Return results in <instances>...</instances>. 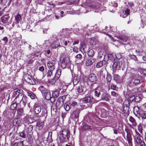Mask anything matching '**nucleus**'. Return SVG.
Here are the masks:
<instances>
[{"label":"nucleus","mask_w":146,"mask_h":146,"mask_svg":"<svg viewBox=\"0 0 146 146\" xmlns=\"http://www.w3.org/2000/svg\"><path fill=\"white\" fill-rule=\"evenodd\" d=\"M21 119L20 118H15L13 121V124L14 125H19L21 124Z\"/></svg>","instance_id":"obj_18"},{"label":"nucleus","mask_w":146,"mask_h":146,"mask_svg":"<svg viewBox=\"0 0 146 146\" xmlns=\"http://www.w3.org/2000/svg\"><path fill=\"white\" fill-rule=\"evenodd\" d=\"M24 79L27 83L32 84H33V81L31 77L29 74H25L24 75Z\"/></svg>","instance_id":"obj_14"},{"label":"nucleus","mask_w":146,"mask_h":146,"mask_svg":"<svg viewBox=\"0 0 146 146\" xmlns=\"http://www.w3.org/2000/svg\"><path fill=\"white\" fill-rule=\"evenodd\" d=\"M114 80L116 81L119 80L120 78V76L118 75L115 74L114 76Z\"/></svg>","instance_id":"obj_53"},{"label":"nucleus","mask_w":146,"mask_h":146,"mask_svg":"<svg viewBox=\"0 0 146 146\" xmlns=\"http://www.w3.org/2000/svg\"><path fill=\"white\" fill-rule=\"evenodd\" d=\"M130 10L129 9H127L126 10L124 14L123 15V18L126 17L129 13Z\"/></svg>","instance_id":"obj_47"},{"label":"nucleus","mask_w":146,"mask_h":146,"mask_svg":"<svg viewBox=\"0 0 146 146\" xmlns=\"http://www.w3.org/2000/svg\"><path fill=\"white\" fill-rule=\"evenodd\" d=\"M94 96L97 97H100L101 93L100 91L98 89V88H97L95 89L94 90Z\"/></svg>","instance_id":"obj_23"},{"label":"nucleus","mask_w":146,"mask_h":146,"mask_svg":"<svg viewBox=\"0 0 146 146\" xmlns=\"http://www.w3.org/2000/svg\"><path fill=\"white\" fill-rule=\"evenodd\" d=\"M17 115L18 116H20L23 113V109L22 108H18L17 109Z\"/></svg>","instance_id":"obj_37"},{"label":"nucleus","mask_w":146,"mask_h":146,"mask_svg":"<svg viewBox=\"0 0 146 146\" xmlns=\"http://www.w3.org/2000/svg\"><path fill=\"white\" fill-rule=\"evenodd\" d=\"M94 62V60L93 58H88L86 62V66H90Z\"/></svg>","instance_id":"obj_21"},{"label":"nucleus","mask_w":146,"mask_h":146,"mask_svg":"<svg viewBox=\"0 0 146 146\" xmlns=\"http://www.w3.org/2000/svg\"><path fill=\"white\" fill-rule=\"evenodd\" d=\"M117 37L118 39L121 40L124 42H126V38H123L122 37L120 36H117Z\"/></svg>","instance_id":"obj_58"},{"label":"nucleus","mask_w":146,"mask_h":146,"mask_svg":"<svg viewBox=\"0 0 146 146\" xmlns=\"http://www.w3.org/2000/svg\"><path fill=\"white\" fill-rule=\"evenodd\" d=\"M92 97H91L90 96H86L83 99V101L85 103L86 102H92Z\"/></svg>","instance_id":"obj_25"},{"label":"nucleus","mask_w":146,"mask_h":146,"mask_svg":"<svg viewBox=\"0 0 146 146\" xmlns=\"http://www.w3.org/2000/svg\"><path fill=\"white\" fill-rule=\"evenodd\" d=\"M141 99V96L139 95L135 97V101L136 102H138L140 101Z\"/></svg>","instance_id":"obj_49"},{"label":"nucleus","mask_w":146,"mask_h":146,"mask_svg":"<svg viewBox=\"0 0 146 146\" xmlns=\"http://www.w3.org/2000/svg\"><path fill=\"white\" fill-rule=\"evenodd\" d=\"M79 31V30L78 29H76V30L74 31V33L75 34L77 35H82V33H81L80 32H77V31Z\"/></svg>","instance_id":"obj_60"},{"label":"nucleus","mask_w":146,"mask_h":146,"mask_svg":"<svg viewBox=\"0 0 146 146\" xmlns=\"http://www.w3.org/2000/svg\"><path fill=\"white\" fill-rule=\"evenodd\" d=\"M135 134L133 135V138L135 142H136L137 144H138V142L142 140L140 138L141 135L136 130H135Z\"/></svg>","instance_id":"obj_11"},{"label":"nucleus","mask_w":146,"mask_h":146,"mask_svg":"<svg viewBox=\"0 0 146 146\" xmlns=\"http://www.w3.org/2000/svg\"><path fill=\"white\" fill-rule=\"evenodd\" d=\"M90 43L92 45H95L96 44V42L93 39H92L90 40Z\"/></svg>","instance_id":"obj_62"},{"label":"nucleus","mask_w":146,"mask_h":146,"mask_svg":"<svg viewBox=\"0 0 146 146\" xmlns=\"http://www.w3.org/2000/svg\"><path fill=\"white\" fill-rule=\"evenodd\" d=\"M102 33L108 36L111 39V40L114 41V39L113 38V37L111 36L110 35L106 33H107V32H105L104 31V30L102 31Z\"/></svg>","instance_id":"obj_43"},{"label":"nucleus","mask_w":146,"mask_h":146,"mask_svg":"<svg viewBox=\"0 0 146 146\" xmlns=\"http://www.w3.org/2000/svg\"><path fill=\"white\" fill-rule=\"evenodd\" d=\"M108 59L110 60H111L113 58V56L111 54H109L108 55Z\"/></svg>","instance_id":"obj_61"},{"label":"nucleus","mask_w":146,"mask_h":146,"mask_svg":"<svg viewBox=\"0 0 146 146\" xmlns=\"http://www.w3.org/2000/svg\"><path fill=\"white\" fill-rule=\"evenodd\" d=\"M64 100L63 96L60 97L56 102V107L58 109H60L64 104Z\"/></svg>","instance_id":"obj_5"},{"label":"nucleus","mask_w":146,"mask_h":146,"mask_svg":"<svg viewBox=\"0 0 146 146\" xmlns=\"http://www.w3.org/2000/svg\"><path fill=\"white\" fill-rule=\"evenodd\" d=\"M64 107L65 110L66 111H68L71 108L69 104H68L67 103H65L64 105Z\"/></svg>","instance_id":"obj_34"},{"label":"nucleus","mask_w":146,"mask_h":146,"mask_svg":"<svg viewBox=\"0 0 146 146\" xmlns=\"http://www.w3.org/2000/svg\"><path fill=\"white\" fill-rule=\"evenodd\" d=\"M138 144H139L140 146H146L145 142L142 140L139 142Z\"/></svg>","instance_id":"obj_56"},{"label":"nucleus","mask_w":146,"mask_h":146,"mask_svg":"<svg viewBox=\"0 0 146 146\" xmlns=\"http://www.w3.org/2000/svg\"><path fill=\"white\" fill-rule=\"evenodd\" d=\"M106 79L107 81L108 84L109 83H110V82L111 80V75L110 74H108L106 76Z\"/></svg>","instance_id":"obj_35"},{"label":"nucleus","mask_w":146,"mask_h":146,"mask_svg":"<svg viewBox=\"0 0 146 146\" xmlns=\"http://www.w3.org/2000/svg\"><path fill=\"white\" fill-rule=\"evenodd\" d=\"M56 109H57V108L56 107V106H52L51 107V111L52 112V111L56 112Z\"/></svg>","instance_id":"obj_59"},{"label":"nucleus","mask_w":146,"mask_h":146,"mask_svg":"<svg viewBox=\"0 0 146 146\" xmlns=\"http://www.w3.org/2000/svg\"><path fill=\"white\" fill-rule=\"evenodd\" d=\"M88 55L90 57H92L94 55V50L92 49H90L88 52Z\"/></svg>","instance_id":"obj_39"},{"label":"nucleus","mask_w":146,"mask_h":146,"mask_svg":"<svg viewBox=\"0 0 146 146\" xmlns=\"http://www.w3.org/2000/svg\"><path fill=\"white\" fill-rule=\"evenodd\" d=\"M61 70L60 69H58L55 74V76L56 77V79H58L60 77L61 74Z\"/></svg>","instance_id":"obj_27"},{"label":"nucleus","mask_w":146,"mask_h":146,"mask_svg":"<svg viewBox=\"0 0 146 146\" xmlns=\"http://www.w3.org/2000/svg\"><path fill=\"white\" fill-rule=\"evenodd\" d=\"M133 111L135 113H136L137 114H139V108L137 107H135L134 108Z\"/></svg>","instance_id":"obj_50"},{"label":"nucleus","mask_w":146,"mask_h":146,"mask_svg":"<svg viewBox=\"0 0 146 146\" xmlns=\"http://www.w3.org/2000/svg\"><path fill=\"white\" fill-rule=\"evenodd\" d=\"M55 63L54 60H52L51 62H48L47 63V66L48 70L52 71H54L55 69Z\"/></svg>","instance_id":"obj_12"},{"label":"nucleus","mask_w":146,"mask_h":146,"mask_svg":"<svg viewBox=\"0 0 146 146\" xmlns=\"http://www.w3.org/2000/svg\"><path fill=\"white\" fill-rule=\"evenodd\" d=\"M20 136L23 138H26L28 137V135L25 133L24 130L23 131L20 133Z\"/></svg>","instance_id":"obj_26"},{"label":"nucleus","mask_w":146,"mask_h":146,"mask_svg":"<svg viewBox=\"0 0 146 146\" xmlns=\"http://www.w3.org/2000/svg\"><path fill=\"white\" fill-rule=\"evenodd\" d=\"M138 128L139 131L141 134L143 133V130L142 125L140 123L138 126Z\"/></svg>","instance_id":"obj_44"},{"label":"nucleus","mask_w":146,"mask_h":146,"mask_svg":"<svg viewBox=\"0 0 146 146\" xmlns=\"http://www.w3.org/2000/svg\"><path fill=\"white\" fill-rule=\"evenodd\" d=\"M1 21L4 24L9 25L11 23L12 21L8 15H5L2 17Z\"/></svg>","instance_id":"obj_6"},{"label":"nucleus","mask_w":146,"mask_h":146,"mask_svg":"<svg viewBox=\"0 0 146 146\" xmlns=\"http://www.w3.org/2000/svg\"><path fill=\"white\" fill-rule=\"evenodd\" d=\"M12 97H15L14 102L20 104L21 106L25 107L27 102V96L23 93V90L18 89L14 90L12 94Z\"/></svg>","instance_id":"obj_1"},{"label":"nucleus","mask_w":146,"mask_h":146,"mask_svg":"<svg viewBox=\"0 0 146 146\" xmlns=\"http://www.w3.org/2000/svg\"><path fill=\"white\" fill-rule=\"evenodd\" d=\"M44 122L38 121L37 122L36 125L38 129L39 130H40L44 126Z\"/></svg>","instance_id":"obj_20"},{"label":"nucleus","mask_w":146,"mask_h":146,"mask_svg":"<svg viewBox=\"0 0 146 146\" xmlns=\"http://www.w3.org/2000/svg\"><path fill=\"white\" fill-rule=\"evenodd\" d=\"M34 119L30 115H27L23 118V122L25 126L27 125L26 124H29L34 122Z\"/></svg>","instance_id":"obj_9"},{"label":"nucleus","mask_w":146,"mask_h":146,"mask_svg":"<svg viewBox=\"0 0 146 146\" xmlns=\"http://www.w3.org/2000/svg\"><path fill=\"white\" fill-rule=\"evenodd\" d=\"M135 52L136 54H137L139 56H142L145 53V52L143 50H135Z\"/></svg>","instance_id":"obj_42"},{"label":"nucleus","mask_w":146,"mask_h":146,"mask_svg":"<svg viewBox=\"0 0 146 146\" xmlns=\"http://www.w3.org/2000/svg\"><path fill=\"white\" fill-rule=\"evenodd\" d=\"M129 120L134 126H135L137 124L135 119L131 116L129 117Z\"/></svg>","instance_id":"obj_32"},{"label":"nucleus","mask_w":146,"mask_h":146,"mask_svg":"<svg viewBox=\"0 0 146 146\" xmlns=\"http://www.w3.org/2000/svg\"><path fill=\"white\" fill-rule=\"evenodd\" d=\"M140 116L142 119H146V113L144 112L141 113Z\"/></svg>","instance_id":"obj_51"},{"label":"nucleus","mask_w":146,"mask_h":146,"mask_svg":"<svg viewBox=\"0 0 146 146\" xmlns=\"http://www.w3.org/2000/svg\"><path fill=\"white\" fill-rule=\"evenodd\" d=\"M17 143L18 144L17 145L18 146H23V141H21L20 142H19L18 143Z\"/></svg>","instance_id":"obj_63"},{"label":"nucleus","mask_w":146,"mask_h":146,"mask_svg":"<svg viewBox=\"0 0 146 146\" xmlns=\"http://www.w3.org/2000/svg\"><path fill=\"white\" fill-rule=\"evenodd\" d=\"M140 80L139 79H135L133 81V84L135 85H137L138 84L140 83Z\"/></svg>","instance_id":"obj_48"},{"label":"nucleus","mask_w":146,"mask_h":146,"mask_svg":"<svg viewBox=\"0 0 146 146\" xmlns=\"http://www.w3.org/2000/svg\"><path fill=\"white\" fill-rule=\"evenodd\" d=\"M80 109H77L74 110L73 112V115L76 119H78L79 114L80 112Z\"/></svg>","instance_id":"obj_19"},{"label":"nucleus","mask_w":146,"mask_h":146,"mask_svg":"<svg viewBox=\"0 0 146 146\" xmlns=\"http://www.w3.org/2000/svg\"><path fill=\"white\" fill-rule=\"evenodd\" d=\"M111 96L113 97H115L117 98L119 96V95L118 93L114 91L111 92Z\"/></svg>","instance_id":"obj_46"},{"label":"nucleus","mask_w":146,"mask_h":146,"mask_svg":"<svg viewBox=\"0 0 146 146\" xmlns=\"http://www.w3.org/2000/svg\"><path fill=\"white\" fill-rule=\"evenodd\" d=\"M85 88L81 85L77 86L76 88V90L78 93H82V94H84L85 90Z\"/></svg>","instance_id":"obj_16"},{"label":"nucleus","mask_w":146,"mask_h":146,"mask_svg":"<svg viewBox=\"0 0 146 146\" xmlns=\"http://www.w3.org/2000/svg\"><path fill=\"white\" fill-rule=\"evenodd\" d=\"M47 142L49 143H50L52 142L53 139L51 137H48L47 139Z\"/></svg>","instance_id":"obj_55"},{"label":"nucleus","mask_w":146,"mask_h":146,"mask_svg":"<svg viewBox=\"0 0 146 146\" xmlns=\"http://www.w3.org/2000/svg\"><path fill=\"white\" fill-rule=\"evenodd\" d=\"M28 96L30 97L32 99H34L36 97V96L34 93L33 92H29L27 93Z\"/></svg>","instance_id":"obj_45"},{"label":"nucleus","mask_w":146,"mask_h":146,"mask_svg":"<svg viewBox=\"0 0 146 146\" xmlns=\"http://www.w3.org/2000/svg\"><path fill=\"white\" fill-rule=\"evenodd\" d=\"M70 137V130L68 129H64L60 135V139L62 142L67 141Z\"/></svg>","instance_id":"obj_2"},{"label":"nucleus","mask_w":146,"mask_h":146,"mask_svg":"<svg viewBox=\"0 0 146 146\" xmlns=\"http://www.w3.org/2000/svg\"><path fill=\"white\" fill-rule=\"evenodd\" d=\"M60 45L59 42L58 40H56L52 44V46L53 48L57 47Z\"/></svg>","instance_id":"obj_33"},{"label":"nucleus","mask_w":146,"mask_h":146,"mask_svg":"<svg viewBox=\"0 0 146 146\" xmlns=\"http://www.w3.org/2000/svg\"><path fill=\"white\" fill-rule=\"evenodd\" d=\"M129 56L131 59L135 61H137L138 60L137 58L135 55H131Z\"/></svg>","instance_id":"obj_57"},{"label":"nucleus","mask_w":146,"mask_h":146,"mask_svg":"<svg viewBox=\"0 0 146 146\" xmlns=\"http://www.w3.org/2000/svg\"><path fill=\"white\" fill-rule=\"evenodd\" d=\"M59 92L58 91H54L52 93V96L54 98H53L54 99V98H57L59 96Z\"/></svg>","instance_id":"obj_36"},{"label":"nucleus","mask_w":146,"mask_h":146,"mask_svg":"<svg viewBox=\"0 0 146 146\" xmlns=\"http://www.w3.org/2000/svg\"><path fill=\"white\" fill-rule=\"evenodd\" d=\"M56 77L55 76L51 80H48V82L51 84H54L56 82V81L58 79H56Z\"/></svg>","instance_id":"obj_41"},{"label":"nucleus","mask_w":146,"mask_h":146,"mask_svg":"<svg viewBox=\"0 0 146 146\" xmlns=\"http://www.w3.org/2000/svg\"><path fill=\"white\" fill-rule=\"evenodd\" d=\"M54 71H52L50 70H48V71L45 75L48 78H50L52 76H53V72Z\"/></svg>","instance_id":"obj_24"},{"label":"nucleus","mask_w":146,"mask_h":146,"mask_svg":"<svg viewBox=\"0 0 146 146\" xmlns=\"http://www.w3.org/2000/svg\"><path fill=\"white\" fill-rule=\"evenodd\" d=\"M125 131L127 133V139L128 143L129 145H131L132 143L131 134L130 130L128 129H125Z\"/></svg>","instance_id":"obj_13"},{"label":"nucleus","mask_w":146,"mask_h":146,"mask_svg":"<svg viewBox=\"0 0 146 146\" xmlns=\"http://www.w3.org/2000/svg\"><path fill=\"white\" fill-rule=\"evenodd\" d=\"M88 79L93 84H94L97 83L98 78L95 74H91L89 75Z\"/></svg>","instance_id":"obj_8"},{"label":"nucleus","mask_w":146,"mask_h":146,"mask_svg":"<svg viewBox=\"0 0 146 146\" xmlns=\"http://www.w3.org/2000/svg\"><path fill=\"white\" fill-rule=\"evenodd\" d=\"M70 106L71 107V108H73L74 107H75L77 105V102L73 101L72 102H71L69 103Z\"/></svg>","instance_id":"obj_40"},{"label":"nucleus","mask_w":146,"mask_h":146,"mask_svg":"<svg viewBox=\"0 0 146 146\" xmlns=\"http://www.w3.org/2000/svg\"><path fill=\"white\" fill-rule=\"evenodd\" d=\"M38 89L41 91L42 95L45 97L46 100H49L51 98H53L51 97L49 91L44 87L43 86H40L38 88Z\"/></svg>","instance_id":"obj_3"},{"label":"nucleus","mask_w":146,"mask_h":146,"mask_svg":"<svg viewBox=\"0 0 146 146\" xmlns=\"http://www.w3.org/2000/svg\"><path fill=\"white\" fill-rule=\"evenodd\" d=\"M79 79L77 76L74 77L73 80V83L74 86L76 85L79 82Z\"/></svg>","instance_id":"obj_30"},{"label":"nucleus","mask_w":146,"mask_h":146,"mask_svg":"<svg viewBox=\"0 0 146 146\" xmlns=\"http://www.w3.org/2000/svg\"><path fill=\"white\" fill-rule=\"evenodd\" d=\"M135 96L134 95H133L129 97V100H128L130 102H131L133 101H135Z\"/></svg>","instance_id":"obj_54"},{"label":"nucleus","mask_w":146,"mask_h":146,"mask_svg":"<svg viewBox=\"0 0 146 146\" xmlns=\"http://www.w3.org/2000/svg\"><path fill=\"white\" fill-rule=\"evenodd\" d=\"M15 20L16 22L18 23L21 20V15L18 14L15 16Z\"/></svg>","instance_id":"obj_38"},{"label":"nucleus","mask_w":146,"mask_h":146,"mask_svg":"<svg viewBox=\"0 0 146 146\" xmlns=\"http://www.w3.org/2000/svg\"><path fill=\"white\" fill-rule=\"evenodd\" d=\"M82 58V56L80 54H77L76 56V58H78L80 59Z\"/></svg>","instance_id":"obj_64"},{"label":"nucleus","mask_w":146,"mask_h":146,"mask_svg":"<svg viewBox=\"0 0 146 146\" xmlns=\"http://www.w3.org/2000/svg\"><path fill=\"white\" fill-rule=\"evenodd\" d=\"M35 112L36 114H38L41 111V108L40 106H36L34 108Z\"/></svg>","instance_id":"obj_28"},{"label":"nucleus","mask_w":146,"mask_h":146,"mask_svg":"<svg viewBox=\"0 0 146 146\" xmlns=\"http://www.w3.org/2000/svg\"><path fill=\"white\" fill-rule=\"evenodd\" d=\"M106 63V62L105 60L100 61L97 63L96 67L98 68H100L103 65H105Z\"/></svg>","instance_id":"obj_22"},{"label":"nucleus","mask_w":146,"mask_h":146,"mask_svg":"<svg viewBox=\"0 0 146 146\" xmlns=\"http://www.w3.org/2000/svg\"><path fill=\"white\" fill-rule=\"evenodd\" d=\"M108 86L111 89L113 90H116L117 88V87L113 83L111 84L109 83L108 84Z\"/></svg>","instance_id":"obj_29"},{"label":"nucleus","mask_w":146,"mask_h":146,"mask_svg":"<svg viewBox=\"0 0 146 146\" xmlns=\"http://www.w3.org/2000/svg\"><path fill=\"white\" fill-rule=\"evenodd\" d=\"M101 98L103 100H105L106 101H109L110 98V96L107 93H103L101 95Z\"/></svg>","instance_id":"obj_15"},{"label":"nucleus","mask_w":146,"mask_h":146,"mask_svg":"<svg viewBox=\"0 0 146 146\" xmlns=\"http://www.w3.org/2000/svg\"><path fill=\"white\" fill-rule=\"evenodd\" d=\"M123 61L121 60L119 62H114L112 65V68L113 72L117 70H119L123 64Z\"/></svg>","instance_id":"obj_4"},{"label":"nucleus","mask_w":146,"mask_h":146,"mask_svg":"<svg viewBox=\"0 0 146 146\" xmlns=\"http://www.w3.org/2000/svg\"><path fill=\"white\" fill-rule=\"evenodd\" d=\"M129 103L128 100L125 101L123 106V112L125 113H127L129 109Z\"/></svg>","instance_id":"obj_7"},{"label":"nucleus","mask_w":146,"mask_h":146,"mask_svg":"<svg viewBox=\"0 0 146 146\" xmlns=\"http://www.w3.org/2000/svg\"><path fill=\"white\" fill-rule=\"evenodd\" d=\"M61 66L63 69L65 68L69 62V59L66 57L61 58Z\"/></svg>","instance_id":"obj_10"},{"label":"nucleus","mask_w":146,"mask_h":146,"mask_svg":"<svg viewBox=\"0 0 146 146\" xmlns=\"http://www.w3.org/2000/svg\"><path fill=\"white\" fill-rule=\"evenodd\" d=\"M116 58L118 59H120L122 58V56L120 53L115 54Z\"/></svg>","instance_id":"obj_52"},{"label":"nucleus","mask_w":146,"mask_h":146,"mask_svg":"<svg viewBox=\"0 0 146 146\" xmlns=\"http://www.w3.org/2000/svg\"><path fill=\"white\" fill-rule=\"evenodd\" d=\"M17 102H14V103L11 104L10 106L11 110H15L17 108V104H18Z\"/></svg>","instance_id":"obj_31"},{"label":"nucleus","mask_w":146,"mask_h":146,"mask_svg":"<svg viewBox=\"0 0 146 146\" xmlns=\"http://www.w3.org/2000/svg\"><path fill=\"white\" fill-rule=\"evenodd\" d=\"M24 131L29 135V133H31L33 129V126L31 125H30L28 127H27L26 125L25 126Z\"/></svg>","instance_id":"obj_17"}]
</instances>
